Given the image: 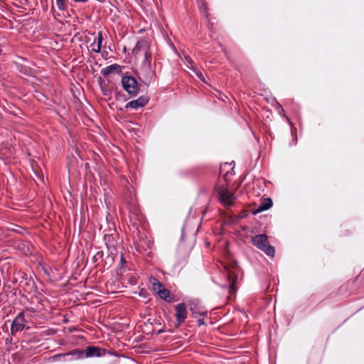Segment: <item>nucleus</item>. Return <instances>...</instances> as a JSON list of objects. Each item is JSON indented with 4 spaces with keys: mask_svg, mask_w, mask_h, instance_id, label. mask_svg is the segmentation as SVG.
<instances>
[{
    "mask_svg": "<svg viewBox=\"0 0 364 364\" xmlns=\"http://www.w3.org/2000/svg\"><path fill=\"white\" fill-rule=\"evenodd\" d=\"M235 174L231 164L225 163L220 166V175L223 176L225 184L218 185L215 187L218 195L219 200L225 205H231L234 203L235 196L232 192L228 188V182Z\"/></svg>",
    "mask_w": 364,
    "mask_h": 364,
    "instance_id": "f257e3e1",
    "label": "nucleus"
},
{
    "mask_svg": "<svg viewBox=\"0 0 364 364\" xmlns=\"http://www.w3.org/2000/svg\"><path fill=\"white\" fill-rule=\"evenodd\" d=\"M225 270L226 274V279L229 284L228 287L223 286V287H228V299H232L235 297L237 287L236 286L238 281V273L240 268L236 263L230 264L225 266Z\"/></svg>",
    "mask_w": 364,
    "mask_h": 364,
    "instance_id": "f03ea898",
    "label": "nucleus"
},
{
    "mask_svg": "<svg viewBox=\"0 0 364 364\" xmlns=\"http://www.w3.org/2000/svg\"><path fill=\"white\" fill-rule=\"evenodd\" d=\"M251 242L255 247L264 252L267 255L274 256L275 249L269 244L267 235H257L252 237Z\"/></svg>",
    "mask_w": 364,
    "mask_h": 364,
    "instance_id": "7ed1b4c3",
    "label": "nucleus"
},
{
    "mask_svg": "<svg viewBox=\"0 0 364 364\" xmlns=\"http://www.w3.org/2000/svg\"><path fill=\"white\" fill-rule=\"evenodd\" d=\"M123 89L129 95L130 97H136L139 87L136 80L133 76H123L122 78Z\"/></svg>",
    "mask_w": 364,
    "mask_h": 364,
    "instance_id": "20e7f679",
    "label": "nucleus"
},
{
    "mask_svg": "<svg viewBox=\"0 0 364 364\" xmlns=\"http://www.w3.org/2000/svg\"><path fill=\"white\" fill-rule=\"evenodd\" d=\"M26 320L25 318V313L24 311H21L16 316L11 323V334L14 335L16 333L23 331L26 326Z\"/></svg>",
    "mask_w": 364,
    "mask_h": 364,
    "instance_id": "39448f33",
    "label": "nucleus"
},
{
    "mask_svg": "<svg viewBox=\"0 0 364 364\" xmlns=\"http://www.w3.org/2000/svg\"><path fill=\"white\" fill-rule=\"evenodd\" d=\"M175 316L176 322L175 326L179 327L181 323H184L188 316L186 306L184 303H180L175 306Z\"/></svg>",
    "mask_w": 364,
    "mask_h": 364,
    "instance_id": "423d86ee",
    "label": "nucleus"
},
{
    "mask_svg": "<svg viewBox=\"0 0 364 364\" xmlns=\"http://www.w3.org/2000/svg\"><path fill=\"white\" fill-rule=\"evenodd\" d=\"M140 80L146 86H149L155 77V71L151 66L141 65Z\"/></svg>",
    "mask_w": 364,
    "mask_h": 364,
    "instance_id": "0eeeda50",
    "label": "nucleus"
},
{
    "mask_svg": "<svg viewBox=\"0 0 364 364\" xmlns=\"http://www.w3.org/2000/svg\"><path fill=\"white\" fill-rule=\"evenodd\" d=\"M85 358L101 357L106 354V350L95 346H89L83 349Z\"/></svg>",
    "mask_w": 364,
    "mask_h": 364,
    "instance_id": "6e6552de",
    "label": "nucleus"
},
{
    "mask_svg": "<svg viewBox=\"0 0 364 364\" xmlns=\"http://www.w3.org/2000/svg\"><path fill=\"white\" fill-rule=\"evenodd\" d=\"M116 235V233H105L104 235L106 246L112 255L115 254L117 245Z\"/></svg>",
    "mask_w": 364,
    "mask_h": 364,
    "instance_id": "1a4fd4ad",
    "label": "nucleus"
},
{
    "mask_svg": "<svg viewBox=\"0 0 364 364\" xmlns=\"http://www.w3.org/2000/svg\"><path fill=\"white\" fill-rule=\"evenodd\" d=\"M149 101L147 96H141L138 99L132 100L127 103L125 105L126 109H138L139 108L144 107Z\"/></svg>",
    "mask_w": 364,
    "mask_h": 364,
    "instance_id": "9d476101",
    "label": "nucleus"
},
{
    "mask_svg": "<svg viewBox=\"0 0 364 364\" xmlns=\"http://www.w3.org/2000/svg\"><path fill=\"white\" fill-rule=\"evenodd\" d=\"M149 49V45L147 41L141 40L138 41L134 48V53L136 55L142 54L144 51Z\"/></svg>",
    "mask_w": 364,
    "mask_h": 364,
    "instance_id": "9b49d317",
    "label": "nucleus"
},
{
    "mask_svg": "<svg viewBox=\"0 0 364 364\" xmlns=\"http://www.w3.org/2000/svg\"><path fill=\"white\" fill-rule=\"evenodd\" d=\"M57 356H71L73 360H78L85 358V353L83 349L77 348L65 354L58 355Z\"/></svg>",
    "mask_w": 364,
    "mask_h": 364,
    "instance_id": "f8f14e48",
    "label": "nucleus"
},
{
    "mask_svg": "<svg viewBox=\"0 0 364 364\" xmlns=\"http://www.w3.org/2000/svg\"><path fill=\"white\" fill-rule=\"evenodd\" d=\"M119 72H121V67L120 65L116 63L108 65L101 70V73L103 75L104 77H107L111 73Z\"/></svg>",
    "mask_w": 364,
    "mask_h": 364,
    "instance_id": "ddd939ff",
    "label": "nucleus"
},
{
    "mask_svg": "<svg viewBox=\"0 0 364 364\" xmlns=\"http://www.w3.org/2000/svg\"><path fill=\"white\" fill-rule=\"evenodd\" d=\"M272 206V200L269 198H264L259 205L255 213L269 209Z\"/></svg>",
    "mask_w": 364,
    "mask_h": 364,
    "instance_id": "4468645a",
    "label": "nucleus"
},
{
    "mask_svg": "<svg viewBox=\"0 0 364 364\" xmlns=\"http://www.w3.org/2000/svg\"><path fill=\"white\" fill-rule=\"evenodd\" d=\"M200 11L206 17L208 18L210 14L208 12V6L206 0H196Z\"/></svg>",
    "mask_w": 364,
    "mask_h": 364,
    "instance_id": "2eb2a0df",
    "label": "nucleus"
},
{
    "mask_svg": "<svg viewBox=\"0 0 364 364\" xmlns=\"http://www.w3.org/2000/svg\"><path fill=\"white\" fill-rule=\"evenodd\" d=\"M150 282L152 285L153 290L156 294L159 293L160 291H161L164 288L163 284L157 279H156L154 277H151L150 279Z\"/></svg>",
    "mask_w": 364,
    "mask_h": 364,
    "instance_id": "dca6fc26",
    "label": "nucleus"
},
{
    "mask_svg": "<svg viewBox=\"0 0 364 364\" xmlns=\"http://www.w3.org/2000/svg\"><path fill=\"white\" fill-rule=\"evenodd\" d=\"M142 54L144 55V58L141 65L151 66V53L150 50L144 51Z\"/></svg>",
    "mask_w": 364,
    "mask_h": 364,
    "instance_id": "f3484780",
    "label": "nucleus"
},
{
    "mask_svg": "<svg viewBox=\"0 0 364 364\" xmlns=\"http://www.w3.org/2000/svg\"><path fill=\"white\" fill-rule=\"evenodd\" d=\"M159 297L166 301H172V298L170 296V291L164 288L159 293L157 294Z\"/></svg>",
    "mask_w": 364,
    "mask_h": 364,
    "instance_id": "a211bd4d",
    "label": "nucleus"
},
{
    "mask_svg": "<svg viewBox=\"0 0 364 364\" xmlns=\"http://www.w3.org/2000/svg\"><path fill=\"white\" fill-rule=\"evenodd\" d=\"M185 58V60L187 63V67L191 69V70H193L194 69H196L197 67L194 63V61L192 60V58L188 55H186L184 57Z\"/></svg>",
    "mask_w": 364,
    "mask_h": 364,
    "instance_id": "6ab92c4d",
    "label": "nucleus"
},
{
    "mask_svg": "<svg viewBox=\"0 0 364 364\" xmlns=\"http://www.w3.org/2000/svg\"><path fill=\"white\" fill-rule=\"evenodd\" d=\"M56 4L59 10L65 11L68 9L66 0H56Z\"/></svg>",
    "mask_w": 364,
    "mask_h": 364,
    "instance_id": "aec40b11",
    "label": "nucleus"
},
{
    "mask_svg": "<svg viewBox=\"0 0 364 364\" xmlns=\"http://www.w3.org/2000/svg\"><path fill=\"white\" fill-rule=\"evenodd\" d=\"M142 243H146L149 246V243L150 242L149 241H144V240H139L137 243H136V249L137 251L141 252L142 251H146V250L145 248L143 247L142 246Z\"/></svg>",
    "mask_w": 364,
    "mask_h": 364,
    "instance_id": "412c9836",
    "label": "nucleus"
},
{
    "mask_svg": "<svg viewBox=\"0 0 364 364\" xmlns=\"http://www.w3.org/2000/svg\"><path fill=\"white\" fill-rule=\"evenodd\" d=\"M95 41H96V43L97 44L98 48H102V41H103V36H102V33L101 31L97 33V36L95 39Z\"/></svg>",
    "mask_w": 364,
    "mask_h": 364,
    "instance_id": "4be33fe9",
    "label": "nucleus"
},
{
    "mask_svg": "<svg viewBox=\"0 0 364 364\" xmlns=\"http://www.w3.org/2000/svg\"><path fill=\"white\" fill-rule=\"evenodd\" d=\"M103 252L102 251H98L94 256H93V258H92V260L93 262L95 263L97 262L98 260L100 259H102L103 258Z\"/></svg>",
    "mask_w": 364,
    "mask_h": 364,
    "instance_id": "5701e85b",
    "label": "nucleus"
},
{
    "mask_svg": "<svg viewBox=\"0 0 364 364\" xmlns=\"http://www.w3.org/2000/svg\"><path fill=\"white\" fill-rule=\"evenodd\" d=\"M91 50L95 53H99L101 51V48H98L97 44L96 43V41H94L90 45Z\"/></svg>",
    "mask_w": 364,
    "mask_h": 364,
    "instance_id": "b1692460",
    "label": "nucleus"
},
{
    "mask_svg": "<svg viewBox=\"0 0 364 364\" xmlns=\"http://www.w3.org/2000/svg\"><path fill=\"white\" fill-rule=\"evenodd\" d=\"M108 231L107 233H116L115 224L113 222L107 221Z\"/></svg>",
    "mask_w": 364,
    "mask_h": 364,
    "instance_id": "393cba45",
    "label": "nucleus"
},
{
    "mask_svg": "<svg viewBox=\"0 0 364 364\" xmlns=\"http://www.w3.org/2000/svg\"><path fill=\"white\" fill-rule=\"evenodd\" d=\"M193 71L196 73V75L198 76V77L200 80H202L203 82H205L204 76L203 75L202 73L198 70L197 68L196 69H194Z\"/></svg>",
    "mask_w": 364,
    "mask_h": 364,
    "instance_id": "a878e982",
    "label": "nucleus"
},
{
    "mask_svg": "<svg viewBox=\"0 0 364 364\" xmlns=\"http://www.w3.org/2000/svg\"><path fill=\"white\" fill-rule=\"evenodd\" d=\"M139 295L141 297L146 298L149 296V292L145 289H141L139 293Z\"/></svg>",
    "mask_w": 364,
    "mask_h": 364,
    "instance_id": "bb28decb",
    "label": "nucleus"
},
{
    "mask_svg": "<svg viewBox=\"0 0 364 364\" xmlns=\"http://www.w3.org/2000/svg\"><path fill=\"white\" fill-rule=\"evenodd\" d=\"M127 261L125 259V257H124V254H121V257H120V263H121V268H120V270L122 269V267H123V264L124 263H126Z\"/></svg>",
    "mask_w": 364,
    "mask_h": 364,
    "instance_id": "cd10ccee",
    "label": "nucleus"
},
{
    "mask_svg": "<svg viewBox=\"0 0 364 364\" xmlns=\"http://www.w3.org/2000/svg\"><path fill=\"white\" fill-rule=\"evenodd\" d=\"M198 323L199 326H202V325L205 324V321H204L203 318L198 319Z\"/></svg>",
    "mask_w": 364,
    "mask_h": 364,
    "instance_id": "c85d7f7f",
    "label": "nucleus"
},
{
    "mask_svg": "<svg viewBox=\"0 0 364 364\" xmlns=\"http://www.w3.org/2000/svg\"><path fill=\"white\" fill-rule=\"evenodd\" d=\"M191 311H192V316L194 318L197 317V313L193 310L192 308H191Z\"/></svg>",
    "mask_w": 364,
    "mask_h": 364,
    "instance_id": "c756f323",
    "label": "nucleus"
},
{
    "mask_svg": "<svg viewBox=\"0 0 364 364\" xmlns=\"http://www.w3.org/2000/svg\"><path fill=\"white\" fill-rule=\"evenodd\" d=\"M73 1L75 2L85 3V2H87L88 0H73Z\"/></svg>",
    "mask_w": 364,
    "mask_h": 364,
    "instance_id": "7c9ffc66",
    "label": "nucleus"
}]
</instances>
